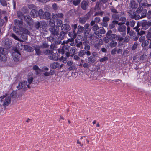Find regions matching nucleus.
Here are the masks:
<instances>
[{"instance_id":"1","label":"nucleus","mask_w":151,"mask_h":151,"mask_svg":"<svg viewBox=\"0 0 151 151\" xmlns=\"http://www.w3.org/2000/svg\"><path fill=\"white\" fill-rule=\"evenodd\" d=\"M33 69L35 70L36 74L37 75L40 74L41 73L46 77L49 76L50 75H53L54 74V71L51 70L50 72L49 71V68L46 66H44L42 69H40L38 66L34 65L33 66Z\"/></svg>"},{"instance_id":"2","label":"nucleus","mask_w":151,"mask_h":151,"mask_svg":"<svg viewBox=\"0 0 151 151\" xmlns=\"http://www.w3.org/2000/svg\"><path fill=\"white\" fill-rule=\"evenodd\" d=\"M0 106L6 107L8 106L11 103V98L8 95H4L0 98Z\"/></svg>"},{"instance_id":"3","label":"nucleus","mask_w":151,"mask_h":151,"mask_svg":"<svg viewBox=\"0 0 151 151\" xmlns=\"http://www.w3.org/2000/svg\"><path fill=\"white\" fill-rule=\"evenodd\" d=\"M14 22L17 27H19V28H20L21 34H29V31L24 28H22L21 27V26L22 24V22L21 20L19 21L18 20H16L14 21Z\"/></svg>"},{"instance_id":"4","label":"nucleus","mask_w":151,"mask_h":151,"mask_svg":"<svg viewBox=\"0 0 151 151\" xmlns=\"http://www.w3.org/2000/svg\"><path fill=\"white\" fill-rule=\"evenodd\" d=\"M17 87L18 89H25L27 88H29L30 86L29 85H27L26 81H24L19 82Z\"/></svg>"},{"instance_id":"5","label":"nucleus","mask_w":151,"mask_h":151,"mask_svg":"<svg viewBox=\"0 0 151 151\" xmlns=\"http://www.w3.org/2000/svg\"><path fill=\"white\" fill-rule=\"evenodd\" d=\"M12 55L14 61L15 62L17 63L20 60V54L18 51H15L13 52L12 54Z\"/></svg>"},{"instance_id":"6","label":"nucleus","mask_w":151,"mask_h":151,"mask_svg":"<svg viewBox=\"0 0 151 151\" xmlns=\"http://www.w3.org/2000/svg\"><path fill=\"white\" fill-rule=\"evenodd\" d=\"M6 59V57L4 53V49L2 48H0V60L5 61Z\"/></svg>"},{"instance_id":"7","label":"nucleus","mask_w":151,"mask_h":151,"mask_svg":"<svg viewBox=\"0 0 151 151\" xmlns=\"http://www.w3.org/2000/svg\"><path fill=\"white\" fill-rule=\"evenodd\" d=\"M50 31L52 35H57L59 33V28L57 26H55L50 29Z\"/></svg>"},{"instance_id":"8","label":"nucleus","mask_w":151,"mask_h":151,"mask_svg":"<svg viewBox=\"0 0 151 151\" xmlns=\"http://www.w3.org/2000/svg\"><path fill=\"white\" fill-rule=\"evenodd\" d=\"M118 28V31L122 32V35L123 36H124L126 35L125 30H126V27L124 25H121Z\"/></svg>"},{"instance_id":"9","label":"nucleus","mask_w":151,"mask_h":151,"mask_svg":"<svg viewBox=\"0 0 151 151\" xmlns=\"http://www.w3.org/2000/svg\"><path fill=\"white\" fill-rule=\"evenodd\" d=\"M20 45L24 48V50L28 52H31L33 51V48L27 45H22V44H20Z\"/></svg>"},{"instance_id":"10","label":"nucleus","mask_w":151,"mask_h":151,"mask_svg":"<svg viewBox=\"0 0 151 151\" xmlns=\"http://www.w3.org/2000/svg\"><path fill=\"white\" fill-rule=\"evenodd\" d=\"M49 58L51 60H56L58 59V54L57 53H52L48 56Z\"/></svg>"},{"instance_id":"11","label":"nucleus","mask_w":151,"mask_h":151,"mask_svg":"<svg viewBox=\"0 0 151 151\" xmlns=\"http://www.w3.org/2000/svg\"><path fill=\"white\" fill-rule=\"evenodd\" d=\"M124 24V22L118 23V22L117 21H113L112 22V24L110 25L109 26L111 28H112L115 27L116 24H118V25H120V24Z\"/></svg>"},{"instance_id":"12","label":"nucleus","mask_w":151,"mask_h":151,"mask_svg":"<svg viewBox=\"0 0 151 151\" xmlns=\"http://www.w3.org/2000/svg\"><path fill=\"white\" fill-rule=\"evenodd\" d=\"M31 16L33 17H36L38 16V12L35 9H32L30 12Z\"/></svg>"},{"instance_id":"13","label":"nucleus","mask_w":151,"mask_h":151,"mask_svg":"<svg viewBox=\"0 0 151 151\" xmlns=\"http://www.w3.org/2000/svg\"><path fill=\"white\" fill-rule=\"evenodd\" d=\"M81 6L83 9L86 10L88 7V4L86 1H83L81 4Z\"/></svg>"},{"instance_id":"14","label":"nucleus","mask_w":151,"mask_h":151,"mask_svg":"<svg viewBox=\"0 0 151 151\" xmlns=\"http://www.w3.org/2000/svg\"><path fill=\"white\" fill-rule=\"evenodd\" d=\"M59 63L58 62H55L50 65V67L53 69H56L58 68Z\"/></svg>"},{"instance_id":"15","label":"nucleus","mask_w":151,"mask_h":151,"mask_svg":"<svg viewBox=\"0 0 151 151\" xmlns=\"http://www.w3.org/2000/svg\"><path fill=\"white\" fill-rule=\"evenodd\" d=\"M43 12L42 10L41 9L40 10L39 12H38V14L39 15L40 18L41 19H44L45 17L44 16Z\"/></svg>"},{"instance_id":"16","label":"nucleus","mask_w":151,"mask_h":151,"mask_svg":"<svg viewBox=\"0 0 151 151\" xmlns=\"http://www.w3.org/2000/svg\"><path fill=\"white\" fill-rule=\"evenodd\" d=\"M88 42L86 41L83 42V44L85 45L84 49L86 50H88L90 48V46L88 45Z\"/></svg>"},{"instance_id":"17","label":"nucleus","mask_w":151,"mask_h":151,"mask_svg":"<svg viewBox=\"0 0 151 151\" xmlns=\"http://www.w3.org/2000/svg\"><path fill=\"white\" fill-rule=\"evenodd\" d=\"M142 24L143 26L147 25L148 26H151V22H147L145 20H144L142 22Z\"/></svg>"},{"instance_id":"18","label":"nucleus","mask_w":151,"mask_h":151,"mask_svg":"<svg viewBox=\"0 0 151 151\" xmlns=\"http://www.w3.org/2000/svg\"><path fill=\"white\" fill-rule=\"evenodd\" d=\"M68 47L66 46H64L63 47L62 49H60L59 50L58 52L61 54H63L65 53V49H66L67 50H68Z\"/></svg>"},{"instance_id":"19","label":"nucleus","mask_w":151,"mask_h":151,"mask_svg":"<svg viewBox=\"0 0 151 151\" xmlns=\"http://www.w3.org/2000/svg\"><path fill=\"white\" fill-rule=\"evenodd\" d=\"M43 52L45 55H49L50 54L53 53V52L52 50H45L43 51Z\"/></svg>"},{"instance_id":"20","label":"nucleus","mask_w":151,"mask_h":151,"mask_svg":"<svg viewBox=\"0 0 151 151\" xmlns=\"http://www.w3.org/2000/svg\"><path fill=\"white\" fill-rule=\"evenodd\" d=\"M24 19L26 22L27 23H29L31 21L32 18L29 16H26L24 17Z\"/></svg>"},{"instance_id":"21","label":"nucleus","mask_w":151,"mask_h":151,"mask_svg":"<svg viewBox=\"0 0 151 151\" xmlns=\"http://www.w3.org/2000/svg\"><path fill=\"white\" fill-rule=\"evenodd\" d=\"M76 48L75 47H73L72 48L70 51V54H71L70 56L73 57L76 51Z\"/></svg>"},{"instance_id":"22","label":"nucleus","mask_w":151,"mask_h":151,"mask_svg":"<svg viewBox=\"0 0 151 151\" xmlns=\"http://www.w3.org/2000/svg\"><path fill=\"white\" fill-rule=\"evenodd\" d=\"M130 6L132 8H136L137 7V5L135 3L134 0L131 1L130 2Z\"/></svg>"},{"instance_id":"23","label":"nucleus","mask_w":151,"mask_h":151,"mask_svg":"<svg viewBox=\"0 0 151 151\" xmlns=\"http://www.w3.org/2000/svg\"><path fill=\"white\" fill-rule=\"evenodd\" d=\"M84 28L83 27L79 25L78 28V31L77 33L78 34L82 32L84 30Z\"/></svg>"},{"instance_id":"24","label":"nucleus","mask_w":151,"mask_h":151,"mask_svg":"<svg viewBox=\"0 0 151 151\" xmlns=\"http://www.w3.org/2000/svg\"><path fill=\"white\" fill-rule=\"evenodd\" d=\"M19 29L17 28V27H15L13 29V31L15 33H18L19 35H21V30H20V28L19 27Z\"/></svg>"},{"instance_id":"25","label":"nucleus","mask_w":151,"mask_h":151,"mask_svg":"<svg viewBox=\"0 0 151 151\" xmlns=\"http://www.w3.org/2000/svg\"><path fill=\"white\" fill-rule=\"evenodd\" d=\"M41 22V28H42L43 29H45L47 28V25L46 24V23L45 22Z\"/></svg>"},{"instance_id":"26","label":"nucleus","mask_w":151,"mask_h":151,"mask_svg":"<svg viewBox=\"0 0 151 151\" xmlns=\"http://www.w3.org/2000/svg\"><path fill=\"white\" fill-rule=\"evenodd\" d=\"M10 97H11L12 99H16L17 97L16 92L15 91H13L10 94Z\"/></svg>"},{"instance_id":"27","label":"nucleus","mask_w":151,"mask_h":151,"mask_svg":"<svg viewBox=\"0 0 151 151\" xmlns=\"http://www.w3.org/2000/svg\"><path fill=\"white\" fill-rule=\"evenodd\" d=\"M149 43V42L148 41H147V40H145L144 41L142 42L141 44V46L143 47H145L146 46H147Z\"/></svg>"},{"instance_id":"28","label":"nucleus","mask_w":151,"mask_h":151,"mask_svg":"<svg viewBox=\"0 0 151 151\" xmlns=\"http://www.w3.org/2000/svg\"><path fill=\"white\" fill-rule=\"evenodd\" d=\"M44 15L45 16V17L44 18H45L47 19H50L51 17L50 16V14L49 12H45L44 14Z\"/></svg>"},{"instance_id":"29","label":"nucleus","mask_w":151,"mask_h":151,"mask_svg":"<svg viewBox=\"0 0 151 151\" xmlns=\"http://www.w3.org/2000/svg\"><path fill=\"white\" fill-rule=\"evenodd\" d=\"M86 53V51L84 50H82L79 52L78 55L79 56L81 57L84 55Z\"/></svg>"},{"instance_id":"30","label":"nucleus","mask_w":151,"mask_h":151,"mask_svg":"<svg viewBox=\"0 0 151 151\" xmlns=\"http://www.w3.org/2000/svg\"><path fill=\"white\" fill-rule=\"evenodd\" d=\"M11 36L12 38H14V39H15V40H17L19 41H21V42H23V40H20L19 38H18L15 35V34H14V33H12L11 34Z\"/></svg>"},{"instance_id":"31","label":"nucleus","mask_w":151,"mask_h":151,"mask_svg":"<svg viewBox=\"0 0 151 151\" xmlns=\"http://www.w3.org/2000/svg\"><path fill=\"white\" fill-rule=\"evenodd\" d=\"M88 60L89 63H93L94 62V59L92 56L89 57Z\"/></svg>"},{"instance_id":"32","label":"nucleus","mask_w":151,"mask_h":151,"mask_svg":"<svg viewBox=\"0 0 151 151\" xmlns=\"http://www.w3.org/2000/svg\"><path fill=\"white\" fill-rule=\"evenodd\" d=\"M117 44V42H116L112 41L110 43V45L111 47H115Z\"/></svg>"},{"instance_id":"33","label":"nucleus","mask_w":151,"mask_h":151,"mask_svg":"<svg viewBox=\"0 0 151 151\" xmlns=\"http://www.w3.org/2000/svg\"><path fill=\"white\" fill-rule=\"evenodd\" d=\"M77 27V25L76 24H75L74 25H72V28L73 29V32L74 34V35H75L76 34L75 30L76 29Z\"/></svg>"},{"instance_id":"34","label":"nucleus","mask_w":151,"mask_h":151,"mask_svg":"<svg viewBox=\"0 0 151 151\" xmlns=\"http://www.w3.org/2000/svg\"><path fill=\"white\" fill-rule=\"evenodd\" d=\"M63 28L65 29L64 30L65 32H66L70 30V26L68 25H66L63 27Z\"/></svg>"},{"instance_id":"35","label":"nucleus","mask_w":151,"mask_h":151,"mask_svg":"<svg viewBox=\"0 0 151 151\" xmlns=\"http://www.w3.org/2000/svg\"><path fill=\"white\" fill-rule=\"evenodd\" d=\"M66 57H64L62 56L59 58V60L61 61H62L64 63H65L66 62Z\"/></svg>"},{"instance_id":"36","label":"nucleus","mask_w":151,"mask_h":151,"mask_svg":"<svg viewBox=\"0 0 151 151\" xmlns=\"http://www.w3.org/2000/svg\"><path fill=\"white\" fill-rule=\"evenodd\" d=\"M41 22H37L35 23V27L37 29H38L40 27H41Z\"/></svg>"},{"instance_id":"37","label":"nucleus","mask_w":151,"mask_h":151,"mask_svg":"<svg viewBox=\"0 0 151 151\" xmlns=\"http://www.w3.org/2000/svg\"><path fill=\"white\" fill-rule=\"evenodd\" d=\"M109 36H106L104 37L103 39V40L104 42L107 43L109 42Z\"/></svg>"},{"instance_id":"38","label":"nucleus","mask_w":151,"mask_h":151,"mask_svg":"<svg viewBox=\"0 0 151 151\" xmlns=\"http://www.w3.org/2000/svg\"><path fill=\"white\" fill-rule=\"evenodd\" d=\"M81 0H76L73 1V4L75 6L78 5L80 2Z\"/></svg>"},{"instance_id":"39","label":"nucleus","mask_w":151,"mask_h":151,"mask_svg":"<svg viewBox=\"0 0 151 151\" xmlns=\"http://www.w3.org/2000/svg\"><path fill=\"white\" fill-rule=\"evenodd\" d=\"M108 58L107 57H104L99 59V61L101 62H103L104 61L107 60H108Z\"/></svg>"},{"instance_id":"40","label":"nucleus","mask_w":151,"mask_h":151,"mask_svg":"<svg viewBox=\"0 0 151 151\" xmlns=\"http://www.w3.org/2000/svg\"><path fill=\"white\" fill-rule=\"evenodd\" d=\"M35 50L36 51V54L38 55H40L41 52V51L39 49V48H35Z\"/></svg>"},{"instance_id":"41","label":"nucleus","mask_w":151,"mask_h":151,"mask_svg":"<svg viewBox=\"0 0 151 151\" xmlns=\"http://www.w3.org/2000/svg\"><path fill=\"white\" fill-rule=\"evenodd\" d=\"M1 4L3 6H6L7 4L4 0H0Z\"/></svg>"},{"instance_id":"42","label":"nucleus","mask_w":151,"mask_h":151,"mask_svg":"<svg viewBox=\"0 0 151 151\" xmlns=\"http://www.w3.org/2000/svg\"><path fill=\"white\" fill-rule=\"evenodd\" d=\"M33 79V78L32 77H30L28 78V83L29 84L32 83Z\"/></svg>"},{"instance_id":"43","label":"nucleus","mask_w":151,"mask_h":151,"mask_svg":"<svg viewBox=\"0 0 151 151\" xmlns=\"http://www.w3.org/2000/svg\"><path fill=\"white\" fill-rule=\"evenodd\" d=\"M146 37L147 39L150 40V38H151V33L149 32H148Z\"/></svg>"},{"instance_id":"44","label":"nucleus","mask_w":151,"mask_h":151,"mask_svg":"<svg viewBox=\"0 0 151 151\" xmlns=\"http://www.w3.org/2000/svg\"><path fill=\"white\" fill-rule=\"evenodd\" d=\"M79 22L81 23L84 24L86 22V20L83 18H80L79 19Z\"/></svg>"},{"instance_id":"45","label":"nucleus","mask_w":151,"mask_h":151,"mask_svg":"<svg viewBox=\"0 0 151 151\" xmlns=\"http://www.w3.org/2000/svg\"><path fill=\"white\" fill-rule=\"evenodd\" d=\"M145 40V37L142 36L140 37L139 39V41L142 43Z\"/></svg>"},{"instance_id":"46","label":"nucleus","mask_w":151,"mask_h":151,"mask_svg":"<svg viewBox=\"0 0 151 151\" xmlns=\"http://www.w3.org/2000/svg\"><path fill=\"white\" fill-rule=\"evenodd\" d=\"M147 17L148 18H151V11L149 10L148 11L147 15Z\"/></svg>"},{"instance_id":"47","label":"nucleus","mask_w":151,"mask_h":151,"mask_svg":"<svg viewBox=\"0 0 151 151\" xmlns=\"http://www.w3.org/2000/svg\"><path fill=\"white\" fill-rule=\"evenodd\" d=\"M50 24H52L50 25L51 26H53L55 25V21L53 19H51L50 20Z\"/></svg>"},{"instance_id":"48","label":"nucleus","mask_w":151,"mask_h":151,"mask_svg":"<svg viewBox=\"0 0 151 151\" xmlns=\"http://www.w3.org/2000/svg\"><path fill=\"white\" fill-rule=\"evenodd\" d=\"M21 37H22V39H23V40H23V42H24L25 40H27V35L24 36L23 35H21Z\"/></svg>"},{"instance_id":"49","label":"nucleus","mask_w":151,"mask_h":151,"mask_svg":"<svg viewBox=\"0 0 151 151\" xmlns=\"http://www.w3.org/2000/svg\"><path fill=\"white\" fill-rule=\"evenodd\" d=\"M99 29V27L97 25H94L92 28V29L94 31H96Z\"/></svg>"},{"instance_id":"50","label":"nucleus","mask_w":151,"mask_h":151,"mask_svg":"<svg viewBox=\"0 0 151 151\" xmlns=\"http://www.w3.org/2000/svg\"><path fill=\"white\" fill-rule=\"evenodd\" d=\"M109 19L106 17H104L103 18V21L104 22H106L109 21Z\"/></svg>"},{"instance_id":"51","label":"nucleus","mask_w":151,"mask_h":151,"mask_svg":"<svg viewBox=\"0 0 151 151\" xmlns=\"http://www.w3.org/2000/svg\"><path fill=\"white\" fill-rule=\"evenodd\" d=\"M52 18L54 19H58L57 14L53 13L52 14Z\"/></svg>"},{"instance_id":"52","label":"nucleus","mask_w":151,"mask_h":151,"mask_svg":"<svg viewBox=\"0 0 151 151\" xmlns=\"http://www.w3.org/2000/svg\"><path fill=\"white\" fill-rule=\"evenodd\" d=\"M137 45H138V44L137 43H134L132 47V50H134L137 47Z\"/></svg>"},{"instance_id":"53","label":"nucleus","mask_w":151,"mask_h":151,"mask_svg":"<svg viewBox=\"0 0 151 151\" xmlns=\"http://www.w3.org/2000/svg\"><path fill=\"white\" fill-rule=\"evenodd\" d=\"M116 35L115 34H112L110 35V37H109V39L111 40L113 39L115 37Z\"/></svg>"},{"instance_id":"54","label":"nucleus","mask_w":151,"mask_h":151,"mask_svg":"<svg viewBox=\"0 0 151 151\" xmlns=\"http://www.w3.org/2000/svg\"><path fill=\"white\" fill-rule=\"evenodd\" d=\"M57 15L58 18H61L63 17V15L62 13H58Z\"/></svg>"},{"instance_id":"55","label":"nucleus","mask_w":151,"mask_h":151,"mask_svg":"<svg viewBox=\"0 0 151 151\" xmlns=\"http://www.w3.org/2000/svg\"><path fill=\"white\" fill-rule=\"evenodd\" d=\"M103 14V12H96L95 14V16H98L101 15L102 16Z\"/></svg>"},{"instance_id":"56","label":"nucleus","mask_w":151,"mask_h":151,"mask_svg":"<svg viewBox=\"0 0 151 151\" xmlns=\"http://www.w3.org/2000/svg\"><path fill=\"white\" fill-rule=\"evenodd\" d=\"M117 50L115 48L113 49L111 51V54L112 55H114L116 54Z\"/></svg>"},{"instance_id":"57","label":"nucleus","mask_w":151,"mask_h":151,"mask_svg":"<svg viewBox=\"0 0 151 151\" xmlns=\"http://www.w3.org/2000/svg\"><path fill=\"white\" fill-rule=\"evenodd\" d=\"M95 22L96 23H99L100 21V18L99 17H96L95 19Z\"/></svg>"},{"instance_id":"58","label":"nucleus","mask_w":151,"mask_h":151,"mask_svg":"<svg viewBox=\"0 0 151 151\" xmlns=\"http://www.w3.org/2000/svg\"><path fill=\"white\" fill-rule=\"evenodd\" d=\"M135 24V22L134 21H132L130 22V25L132 27H133L134 26Z\"/></svg>"},{"instance_id":"59","label":"nucleus","mask_w":151,"mask_h":151,"mask_svg":"<svg viewBox=\"0 0 151 151\" xmlns=\"http://www.w3.org/2000/svg\"><path fill=\"white\" fill-rule=\"evenodd\" d=\"M62 24V21L61 20H59L57 21V24L58 26H61Z\"/></svg>"},{"instance_id":"60","label":"nucleus","mask_w":151,"mask_h":151,"mask_svg":"<svg viewBox=\"0 0 151 151\" xmlns=\"http://www.w3.org/2000/svg\"><path fill=\"white\" fill-rule=\"evenodd\" d=\"M83 66L85 68H87L89 67V65L87 63H85L83 64Z\"/></svg>"},{"instance_id":"61","label":"nucleus","mask_w":151,"mask_h":151,"mask_svg":"<svg viewBox=\"0 0 151 151\" xmlns=\"http://www.w3.org/2000/svg\"><path fill=\"white\" fill-rule=\"evenodd\" d=\"M73 64V62L70 61H68L67 63V65L69 66H71Z\"/></svg>"},{"instance_id":"62","label":"nucleus","mask_w":151,"mask_h":151,"mask_svg":"<svg viewBox=\"0 0 151 151\" xmlns=\"http://www.w3.org/2000/svg\"><path fill=\"white\" fill-rule=\"evenodd\" d=\"M99 7V3L98 2L96 3V5L95 7V9L96 10H98Z\"/></svg>"},{"instance_id":"63","label":"nucleus","mask_w":151,"mask_h":151,"mask_svg":"<svg viewBox=\"0 0 151 151\" xmlns=\"http://www.w3.org/2000/svg\"><path fill=\"white\" fill-rule=\"evenodd\" d=\"M111 30L109 31L107 33V34L106 35V36H109L110 37V35H111Z\"/></svg>"},{"instance_id":"64","label":"nucleus","mask_w":151,"mask_h":151,"mask_svg":"<svg viewBox=\"0 0 151 151\" xmlns=\"http://www.w3.org/2000/svg\"><path fill=\"white\" fill-rule=\"evenodd\" d=\"M74 58L76 60H78L80 59V58L77 55H75L74 57Z\"/></svg>"}]
</instances>
